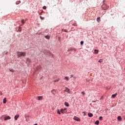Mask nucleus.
<instances>
[{
  "mask_svg": "<svg viewBox=\"0 0 125 125\" xmlns=\"http://www.w3.org/2000/svg\"><path fill=\"white\" fill-rule=\"evenodd\" d=\"M64 105H65V106H66L67 107H69V103H68L67 102L64 103Z\"/></svg>",
  "mask_w": 125,
  "mask_h": 125,
  "instance_id": "nucleus-13",
  "label": "nucleus"
},
{
  "mask_svg": "<svg viewBox=\"0 0 125 125\" xmlns=\"http://www.w3.org/2000/svg\"><path fill=\"white\" fill-rule=\"evenodd\" d=\"M98 62H99L100 63H101L102 62V59H100Z\"/></svg>",
  "mask_w": 125,
  "mask_h": 125,
  "instance_id": "nucleus-30",
  "label": "nucleus"
},
{
  "mask_svg": "<svg viewBox=\"0 0 125 125\" xmlns=\"http://www.w3.org/2000/svg\"><path fill=\"white\" fill-rule=\"evenodd\" d=\"M92 102L95 103V102H96V101H92Z\"/></svg>",
  "mask_w": 125,
  "mask_h": 125,
  "instance_id": "nucleus-35",
  "label": "nucleus"
},
{
  "mask_svg": "<svg viewBox=\"0 0 125 125\" xmlns=\"http://www.w3.org/2000/svg\"><path fill=\"white\" fill-rule=\"evenodd\" d=\"M19 32H21L22 31V28L21 27H19Z\"/></svg>",
  "mask_w": 125,
  "mask_h": 125,
  "instance_id": "nucleus-21",
  "label": "nucleus"
},
{
  "mask_svg": "<svg viewBox=\"0 0 125 125\" xmlns=\"http://www.w3.org/2000/svg\"><path fill=\"white\" fill-rule=\"evenodd\" d=\"M21 23L24 25V24H25V21L24 20H22Z\"/></svg>",
  "mask_w": 125,
  "mask_h": 125,
  "instance_id": "nucleus-24",
  "label": "nucleus"
},
{
  "mask_svg": "<svg viewBox=\"0 0 125 125\" xmlns=\"http://www.w3.org/2000/svg\"><path fill=\"white\" fill-rule=\"evenodd\" d=\"M97 22H100V21H101L100 17H98L97 18Z\"/></svg>",
  "mask_w": 125,
  "mask_h": 125,
  "instance_id": "nucleus-19",
  "label": "nucleus"
},
{
  "mask_svg": "<svg viewBox=\"0 0 125 125\" xmlns=\"http://www.w3.org/2000/svg\"><path fill=\"white\" fill-rule=\"evenodd\" d=\"M118 95V93H115V94H113L111 96L112 98H115L116 97V96H117Z\"/></svg>",
  "mask_w": 125,
  "mask_h": 125,
  "instance_id": "nucleus-8",
  "label": "nucleus"
},
{
  "mask_svg": "<svg viewBox=\"0 0 125 125\" xmlns=\"http://www.w3.org/2000/svg\"><path fill=\"white\" fill-rule=\"evenodd\" d=\"M102 119H103V117L102 116H101L99 117V120H100V121H102Z\"/></svg>",
  "mask_w": 125,
  "mask_h": 125,
  "instance_id": "nucleus-25",
  "label": "nucleus"
},
{
  "mask_svg": "<svg viewBox=\"0 0 125 125\" xmlns=\"http://www.w3.org/2000/svg\"><path fill=\"white\" fill-rule=\"evenodd\" d=\"M45 38L46 39H47V36H45Z\"/></svg>",
  "mask_w": 125,
  "mask_h": 125,
  "instance_id": "nucleus-37",
  "label": "nucleus"
},
{
  "mask_svg": "<svg viewBox=\"0 0 125 125\" xmlns=\"http://www.w3.org/2000/svg\"><path fill=\"white\" fill-rule=\"evenodd\" d=\"M48 55H49L51 57H53L54 56V55H53L51 52H49L48 53Z\"/></svg>",
  "mask_w": 125,
  "mask_h": 125,
  "instance_id": "nucleus-9",
  "label": "nucleus"
},
{
  "mask_svg": "<svg viewBox=\"0 0 125 125\" xmlns=\"http://www.w3.org/2000/svg\"><path fill=\"white\" fill-rule=\"evenodd\" d=\"M81 45L83 44V41H81Z\"/></svg>",
  "mask_w": 125,
  "mask_h": 125,
  "instance_id": "nucleus-31",
  "label": "nucleus"
},
{
  "mask_svg": "<svg viewBox=\"0 0 125 125\" xmlns=\"http://www.w3.org/2000/svg\"><path fill=\"white\" fill-rule=\"evenodd\" d=\"M82 94L83 95V96H84V94H85V93H84V92H82Z\"/></svg>",
  "mask_w": 125,
  "mask_h": 125,
  "instance_id": "nucleus-29",
  "label": "nucleus"
},
{
  "mask_svg": "<svg viewBox=\"0 0 125 125\" xmlns=\"http://www.w3.org/2000/svg\"><path fill=\"white\" fill-rule=\"evenodd\" d=\"M34 125H38V124H35Z\"/></svg>",
  "mask_w": 125,
  "mask_h": 125,
  "instance_id": "nucleus-41",
  "label": "nucleus"
},
{
  "mask_svg": "<svg viewBox=\"0 0 125 125\" xmlns=\"http://www.w3.org/2000/svg\"><path fill=\"white\" fill-rule=\"evenodd\" d=\"M62 31H63V32H65V33H68V31L66 29H62Z\"/></svg>",
  "mask_w": 125,
  "mask_h": 125,
  "instance_id": "nucleus-27",
  "label": "nucleus"
},
{
  "mask_svg": "<svg viewBox=\"0 0 125 125\" xmlns=\"http://www.w3.org/2000/svg\"><path fill=\"white\" fill-rule=\"evenodd\" d=\"M95 125H99V121L97 120L95 122Z\"/></svg>",
  "mask_w": 125,
  "mask_h": 125,
  "instance_id": "nucleus-18",
  "label": "nucleus"
},
{
  "mask_svg": "<svg viewBox=\"0 0 125 125\" xmlns=\"http://www.w3.org/2000/svg\"><path fill=\"white\" fill-rule=\"evenodd\" d=\"M57 113H59V115H60L61 114L60 113V111H59V110H58Z\"/></svg>",
  "mask_w": 125,
  "mask_h": 125,
  "instance_id": "nucleus-33",
  "label": "nucleus"
},
{
  "mask_svg": "<svg viewBox=\"0 0 125 125\" xmlns=\"http://www.w3.org/2000/svg\"><path fill=\"white\" fill-rule=\"evenodd\" d=\"M51 92H52V94H53V95H55V94H56V90H55V89H53L51 91Z\"/></svg>",
  "mask_w": 125,
  "mask_h": 125,
  "instance_id": "nucleus-6",
  "label": "nucleus"
},
{
  "mask_svg": "<svg viewBox=\"0 0 125 125\" xmlns=\"http://www.w3.org/2000/svg\"><path fill=\"white\" fill-rule=\"evenodd\" d=\"M47 39H49V37L48 36H47Z\"/></svg>",
  "mask_w": 125,
  "mask_h": 125,
  "instance_id": "nucleus-38",
  "label": "nucleus"
},
{
  "mask_svg": "<svg viewBox=\"0 0 125 125\" xmlns=\"http://www.w3.org/2000/svg\"><path fill=\"white\" fill-rule=\"evenodd\" d=\"M94 53L95 54H97L98 53V51L97 50H94Z\"/></svg>",
  "mask_w": 125,
  "mask_h": 125,
  "instance_id": "nucleus-22",
  "label": "nucleus"
},
{
  "mask_svg": "<svg viewBox=\"0 0 125 125\" xmlns=\"http://www.w3.org/2000/svg\"><path fill=\"white\" fill-rule=\"evenodd\" d=\"M11 118L9 116H7L4 118V121H7V120H10Z\"/></svg>",
  "mask_w": 125,
  "mask_h": 125,
  "instance_id": "nucleus-5",
  "label": "nucleus"
},
{
  "mask_svg": "<svg viewBox=\"0 0 125 125\" xmlns=\"http://www.w3.org/2000/svg\"><path fill=\"white\" fill-rule=\"evenodd\" d=\"M10 72H14V69L11 68L9 69Z\"/></svg>",
  "mask_w": 125,
  "mask_h": 125,
  "instance_id": "nucleus-26",
  "label": "nucleus"
},
{
  "mask_svg": "<svg viewBox=\"0 0 125 125\" xmlns=\"http://www.w3.org/2000/svg\"><path fill=\"white\" fill-rule=\"evenodd\" d=\"M19 118V115H16L14 117L15 121H17L18 119Z\"/></svg>",
  "mask_w": 125,
  "mask_h": 125,
  "instance_id": "nucleus-10",
  "label": "nucleus"
},
{
  "mask_svg": "<svg viewBox=\"0 0 125 125\" xmlns=\"http://www.w3.org/2000/svg\"><path fill=\"white\" fill-rule=\"evenodd\" d=\"M117 119L118 121H122V117L121 116H118Z\"/></svg>",
  "mask_w": 125,
  "mask_h": 125,
  "instance_id": "nucleus-16",
  "label": "nucleus"
},
{
  "mask_svg": "<svg viewBox=\"0 0 125 125\" xmlns=\"http://www.w3.org/2000/svg\"><path fill=\"white\" fill-rule=\"evenodd\" d=\"M38 100H42V96H38Z\"/></svg>",
  "mask_w": 125,
  "mask_h": 125,
  "instance_id": "nucleus-12",
  "label": "nucleus"
},
{
  "mask_svg": "<svg viewBox=\"0 0 125 125\" xmlns=\"http://www.w3.org/2000/svg\"><path fill=\"white\" fill-rule=\"evenodd\" d=\"M86 82H89V80H86Z\"/></svg>",
  "mask_w": 125,
  "mask_h": 125,
  "instance_id": "nucleus-39",
  "label": "nucleus"
},
{
  "mask_svg": "<svg viewBox=\"0 0 125 125\" xmlns=\"http://www.w3.org/2000/svg\"><path fill=\"white\" fill-rule=\"evenodd\" d=\"M64 80H66V81H69V77L66 76L64 78Z\"/></svg>",
  "mask_w": 125,
  "mask_h": 125,
  "instance_id": "nucleus-15",
  "label": "nucleus"
},
{
  "mask_svg": "<svg viewBox=\"0 0 125 125\" xmlns=\"http://www.w3.org/2000/svg\"><path fill=\"white\" fill-rule=\"evenodd\" d=\"M39 69H41V66H39Z\"/></svg>",
  "mask_w": 125,
  "mask_h": 125,
  "instance_id": "nucleus-40",
  "label": "nucleus"
},
{
  "mask_svg": "<svg viewBox=\"0 0 125 125\" xmlns=\"http://www.w3.org/2000/svg\"><path fill=\"white\" fill-rule=\"evenodd\" d=\"M3 103L4 104H5V103H6V98H4L3 100Z\"/></svg>",
  "mask_w": 125,
  "mask_h": 125,
  "instance_id": "nucleus-14",
  "label": "nucleus"
},
{
  "mask_svg": "<svg viewBox=\"0 0 125 125\" xmlns=\"http://www.w3.org/2000/svg\"><path fill=\"white\" fill-rule=\"evenodd\" d=\"M61 113H62V114H64V113H65V112H64V109H62L61 110Z\"/></svg>",
  "mask_w": 125,
  "mask_h": 125,
  "instance_id": "nucleus-23",
  "label": "nucleus"
},
{
  "mask_svg": "<svg viewBox=\"0 0 125 125\" xmlns=\"http://www.w3.org/2000/svg\"><path fill=\"white\" fill-rule=\"evenodd\" d=\"M104 6H106V8H104ZM103 8H104V9H108V8H109V7L108 6H107V5H103Z\"/></svg>",
  "mask_w": 125,
  "mask_h": 125,
  "instance_id": "nucleus-11",
  "label": "nucleus"
},
{
  "mask_svg": "<svg viewBox=\"0 0 125 125\" xmlns=\"http://www.w3.org/2000/svg\"><path fill=\"white\" fill-rule=\"evenodd\" d=\"M59 81H60V79H57L56 80H54V83H57V82H59Z\"/></svg>",
  "mask_w": 125,
  "mask_h": 125,
  "instance_id": "nucleus-20",
  "label": "nucleus"
},
{
  "mask_svg": "<svg viewBox=\"0 0 125 125\" xmlns=\"http://www.w3.org/2000/svg\"><path fill=\"white\" fill-rule=\"evenodd\" d=\"M88 117H89L90 118H92V117H93V114H92V113L89 112L88 113Z\"/></svg>",
  "mask_w": 125,
  "mask_h": 125,
  "instance_id": "nucleus-7",
  "label": "nucleus"
},
{
  "mask_svg": "<svg viewBox=\"0 0 125 125\" xmlns=\"http://www.w3.org/2000/svg\"><path fill=\"white\" fill-rule=\"evenodd\" d=\"M64 91L67 92V93H71V90H70V89H69L68 87H65V90H64Z\"/></svg>",
  "mask_w": 125,
  "mask_h": 125,
  "instance_id": "nucleus-3",
  "label": "nucleus"
},
{
  "mask_svg": "<svg viewBox=\"0 0 125 125\" xmlns=\"http://www.w3.org/2000/svg\"><path fill=\"white\" fill-rule=\"evenodd\" d=\"M27 62H28V63H30V62H31V59L27 58L26 60Z\"/></svg>",
  "mask_w": 125,
  "mask_h": 125,
  "instance_id": "nucleus-17",
  "label": "nucleus"
},
{
  "mask_svg": "<svg viewBox=\"0 0 125 125\" xmlns=\"http://www.w3.org/2000/svg\"><path fill=\"white\" fill-rule=\"evenodd\" d=\"M67 110V108H64V109H63V111H65V110Z\"/></svg>",
  "mask_w": 125,
  "mask_h": 125,
  "instance_id": "nucleus-36",
  "label": "nucleus"
},
{
  "mask_svg": "<svg viewBox=\"0 0 125 125\" xmlns=\"http://www.w3.org/2000/svg\"><path fill=\"white\" fill-rule=\"evenodd\" d=\"M73 119L74 120H75V121H77V122H81V119L77 116H74Z\"/></svg>",
  "mask_w": 125,
  "mask_h": 125,
  "instance_id": "nucleus-4",
  "label": "nucleus"
},
{
  "mask_svg": "<svg viewBox=\"0 0 125 125\" xmlns=\"http://www.w3.org/2000/svg\"><path fill=\"white\" fill-rule=\"evenodd\" d=\"M73 77H74V75H70V78H73Z\"/></svg>",
  "mask_w": 125,
  "mask_h": 125,
  "instance_id": "nucleus-34",
  "label": "nucleus"
},
{
  "mask_svg": "<svg viewBox=\"0 0 125 125\" xmlns=\"http://www.w3.org/2000/svg\"><path fill=\"white\" fill-rule=\"evenodd\" d=\"M46 9V6H44L43 7V9Z\"/></svg>",
  "mask_w": 125,
  "mask_h": 125,
  "instance_id": "nucleus-32",
  "label": "nucleus"
},
{
  "mask_svg": "<svg viewBox=\"0 0 125 125\" xmlns=\"http://www.w3.org/2000/svg\"><path fill=\"white\" fill-rule=\"evenodd\" d=\"M40 18H41V19L42 20H43L44 19V18L42 17V16H40Z\"/></svg>",
  "mask_w": 125,
  "mask_h": 125,
  "instance_id": "nucleus-28",
  "label": "nucleus"
},
{
  "mask_svg": "<svg viewBox=\"0 0 125 125\" xmlns=\"http://www.w3.org/2000/svg\"><path fill=\"white\" fill-rule=\"evenodd\" d=\"M67 51H74V52H76V51H77V49L73 48H70L68 49Z\"/></svg>",
  "mask_w": 125,
  "mask_h": 125,
  "instance_id": "nucleus-2",
  "label": "nucleus"
},
{
  "mask_svg": "<svg viewBox=\"0 0 125 125\" xmlns=\"http://www.w3.org/2000/svg\"><path fill=\"white\" fill-rule=\"evenodd\" d=\"M17 55L19 58V57H21V56L25 57L26 56V52L17 51Z\"/></svg>",
  "mask_w": 125,
  "mask_h": 125,
  "instance_id": "nucleus-1",
  "label": "nucleus"
}]
</instances>
